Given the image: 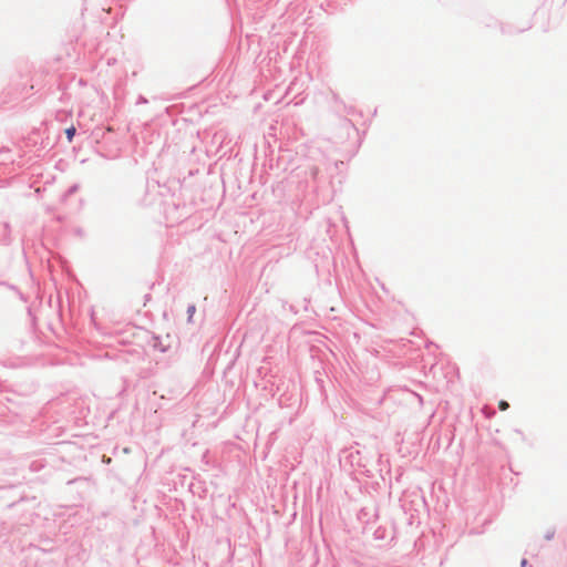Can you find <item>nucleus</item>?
<instances>
[{
    "label": "nucleus",
    "mask_w": 567,
    "mask_h": 567,
    "mask_svg": "<svg viewBox=\"0 0 567 567\" xmlns=\"http://www.w3.org/2000/svg\"><path fill=\"white\" fill-rule=\"evenodd\" d=\"M78 190V185H72L62 196V199L65 200L70 195Z\"/></svg>",
    "instance_id": "nucleus-5"
},
{
    "label": "nucleus",
    "mask_w": 567,
    "mask_h": 567,
    "mask_svg": "<svg viewBox=\"0 0 567 567\" xmlns=\"http://www.w3.org/2000/svg\"><path fill=\"white\" fill-rule=\"evenodd\" d=\"M135 202L138 204V205H142V206H145V205H148L150 202L146 199V197H143V198H136Z\"/></svg>",
    "instance_id": "nucleus-7"
},
{
    "label": "nucleus",
    "mask_w": 567,
    "mask_h": 567,
    "mask_svg": "<svg viewBox=\"0 0 567 567\" xmlns=\"http://www.w3.org/2000/svg\"><path fill=\"white\" fill-rule=\"evenodd\" d=\"M10 224L8 221H1L0 223V241L1 243H9L10 238Z\"/></svg>",
    "instance_id": "nucleus-2"
},
{
    "label": "nucleus",
    "mask_w": 567,
    "mask_h": 567,
    "mask_svg": "<svg viewBox=\"0 0 567 567\" xmlns=\"http://www.w3.org/2000/svg\"><path fill=\"white\" fill-rule=\"evenodd\" d=\"M76 133L75 127L72 125L65 130L66 140L71 143Z\"/></svg>",
    "instance_id": "nucleus-3"
},
{
    "label": "nucleus",
    "mask_w": 567,
    "mask_h": 567,
    "mask_svg": "<svg viewBox=\"0 0 567 567\" xmlns=\"http://www.w3.org/2000/svg\"><path fill=\"white\" fill-rule=\"evenodd\" d=\"M498 408L501 411H506L509 408V404L506 401L502 400L498 403Z\"/></svg>",
    "instance_id": "nucleus-6"
},
{
    "label": "nucleus",
    "mask_w": 567,
    "mask_h": 567,
    "mask_svg": "<svg viewBox=\"0 0 567 567\" xmlns=\"http://www.w3.org/2000/svg\"><path fill=\"white\" fill-rule=\"evenodd\" d=\"M145 342L153 351L167 352L172 347V338L169 334L161 337L147 331L145 333Z\"/></svg>",
    "instance_id": "nucleus-1"
},
{
    "label": "nucleus",
    "mask_w": 567,
    "mask_h": 567,
    "mask_svg": "<svg viewBox=\"0 0 567 567\" xmlns=\"http://www.w3.org/2000/svg\"><path fill=\"white\" fill-rule=\"evenodd\" d=\"M141 190H142V192H144V193H146L145 186H142V187H141Z\"/></svg>",
    "instance_id": "nucleus-9"
},
{
    "label": "nucleus",
    "mask_w": 567,
    "mask_h": 567,
    "mask_svg": "<svg viewBox=\"0 0 567 567\" xmlns=\"http://www.w3.org/2000/svg\"><path fill=\"white\" fill-rule=\"evenodd\" d=\"M195 311H196V306L194 303L188 305L187 310H186L187 316H188V321H192V318H193Z\"/></svg>",
    "instance_id": "nucleus-4"
},
{
    "label": "nucleus",
    "mask_w": 567,
    "mask_h": 567,
    "mask_svg": "<svg viewBox=\"0 0 567 567\" xmlns=\"http://www.w3.org/2000/svg\"><path fill=\"white\" fill-rule=\"evenodd\" d=\"M137 103H147V100L144 96H140Z\"/></svg>",
    "instance_id": "nucleus-8"
}]
</instances>
